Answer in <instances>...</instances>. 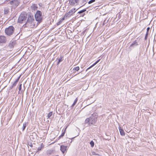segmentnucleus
<instances>
[{"mask_svg": "<svg viewBox=\"0 0 156 156\" xmlns=\"http://www.w3.org/2000/svg\"><path fill=\"white\" fill-rule=\"evenodd\" d=\"M86 4V3H85L83 5H82L80 7H82V6H83L84 5H85V4Z\"/></svg>", "mask_w": 156, "mask_h": 156, "instance_id": "e433bc0d", "label": "nucleus"}, {"mask_svg": "<svg viewBox=\"0 0 156 156\" xmlns=\"http://www.w3.org/2000/svg\"><path fill=\"white\" fill-rule=\"evenodd\" d=\"M100 60V59L98 60V61H97L95 63H94L93 65H92V66H90L88 68L87 70L86 71H87L89 69H90V68H92V67L94 66V65H95L96 64L98 63V62Z\"/></svg>", "mask_w": 156, "mask_h": 156, "instance_id": "4468645a", "label": "nucleus"}, {"mask_svg": "<svg viewBox=\"0 0 156 156\" xmlns=\"http://www.w3.org/2000/svg\"><path fill=\"white\" fill-rule=\"evenodd\" d=\"M90 118L87 119L85 121V123H88L90 125Z\"/></svg>", "mask_w": 156, "mask_h": 156, "instance_id": "6ab92c4d", "label": "nucleus"}, {"mask_svg": "<svg viewBox=\"0 0 156 156\" xmlns=\"http://www.w3.org/2000/svg\"><path fill=\"white\" fill-rule=\"evenodd\" d=\"M80 69L79 67V66H77L73 68V70H76V71H78Z\"/></svg>", "mask_w": 156, "mask_h": 156, "instance_id": "4be33fe9", "label": "nucleus"}, {"mask_svg": "<svg viewBox=\"0 0 156 156\" xmlns=\"http://www.w3.org/2000/svg\"><path fill=\"white\" fill-rule=\"evenodd\" d=\"M75 10V8H73V9H71L70 11H73V12H74V13L75 12V11L73 12V11H74Z\"/></svg>", "mask_w": 156, "mask_h": 156, "instance_id": "72a5a7b5", "label": "nucleus"}, {"mask_svg": "<svg viewBox=\"0 0 156 156\" xmlns=\"http://www.w3.org/2000/svg\"><path fill=\"white\" fill-rule=\"evenodd\" d=\"M9 3L12 5H14L16 6H17L19 4V3L17 0H13L10 1L9 2Z\"/></svg>", "mask_w": 156, "mask_h": 156, "instance_id": "1a4fd4ad", "label": "nucleus"}, {"mask_svg": "<svg viewBox=\"0 0 156 156\" xmlns=\"http://www.w3.org/2000/svg\"><path fill=\"white\" fill-rule=\"evenodd\" d=\"M69 3L70 5H74L75 4L77 5L79 3V0H69Z\"/></svg>", "mask_w": 156, "mask_h": 156, "instance_id": "423d86ee", "label": "nucleus"}, {"mask_svg": "<svg viewBox=\"0 0 156 156\" xmlns=\"http://www.w3.org/2000/svg\"><path fill=\"white\" fill-rule=\"evenodd\" d=\"M90 126L91 125H94L97 121V118L94 117H90Z\"/></svg>", "mask_w": 156, "mask_h": 156, "instance_id": "39448f33", "label": "nucleus"}, {"mask_svg": "<svg viewBox=\"0 0 156 156\" xmlns=\"http://www.w3.org/2000/svg\"><path fill=\"white\" fill-rule=\"evenodd\" d=\"M77 100H78V98H76L74 100L73 104H72V105L71 106V107L72 108L74 106V105H76V103Z\"/></svg>", "mask_w": 156, "mask_h": 156, "instance_id": "f3484780", "label": "nucleus"}, {"mask_svg": "<svg viewBox=\"0 0 156 156\" xmlns=\"http://www.w3.org/2000/svg\"><path fill=\"white\" fill-rule=\"evenodd\" d=\"M148 34H149L148 33H146V35H145V40H147V39Z\"/></svg>", "mask_w": 156, "mask_h": 156, "instance_id": "a878e982", "label": "nucleus"}, {"mask_svg": "<svg viewBox=\"0 0 156 156\" xmlns=\"http://www.w3.org/2000/svg\"><path fill=\"white\" fill-rule=\"evenodd\" d=\"M63 57L61 56L60 58L58 59V62L57 65H58L60 62L62 61L63 59H62Z\"/></svg>", "mask_w": 156, "mask_h": 156, "instance_id": "aec40b11", "label": "nucleus"}, {"mask_svg": "<svg viewBox=\"0 0 156 156\" xmlns=\"http://www.w3.org/2000/svg\"><path fill=\"white\" fill-rule=\"evenodd\" d=\"M74 12H73L72 11H69L65 15V17H67V18H69L72 15H73Z\"/></svg>", "mask_w": 156, "mask_h": 156, "instance_id": "9b49d317", "label": "nucleus"}, {"mask_svg": "<svg viewBox=\"0 0 156 156\" xmlns=\"http://www.w3.org/2000/svg\"><path fill=\"white\" fill-rule=\"evenodd\" d=\"M52 114V112H50L49 113H48L47 116L48 117L47 119H50V117L51 116Z\"/></svg>", "mask_w": 156, "mask_h": 156, "instance_id": "a211bd4d", "label": "nucleus"}, {"mask_svg": "<svg viewBox=\"0 0 156 156\" xmlns=\"http://www.w3.org/2000/svg\"><path fill=\"white\" fill-rule=\"evenodd\" d=\"M6 41L7 40L5 36H0V43H5Z\"/></svg>", "mask_w": 156, "mask_h": 156, "instance_id": "6e6552de", "label": "nucleus"}, {"mask_svg": "<svg viewBox=\"0 0 156 156\" xmlns=\"http://www.w3.org/2000/svg\"><path fill=\"white\" fill-rule=\"evenodd\" d=\"M17 83H15V82L12 84V87H13L14 86H16Z\"/></svg>", "mask_w": 156, "mask_h": 156, "instance_id": "c756f323", "label": "nucleus"}, {"mask_svg": "<svg viewBox=\"0 0 156 156\" xmlns=\"http://www.w3.org/2000/svg\"><path fill=\"white\" fill-rule=\"evenodd\" d=\"M20 76H21L20 75L18 78L15 81V82L16 83H17L18 82L19 80V79L20 77Z\"/></svg>", "mask_w": 156, "mask_h": 156, "instance_id": "cd10ccee", "label": "nucleus"}, {"mask_svg": "<svg viewBox=\"0 0 156 156\" xmlns=\"http://www.w3.org/2000/svg\"><path fill=\"white\" fill-rule=\"evenodd\" d=\"M41 148L42 147L41 146V147H39L37 149V151H41Z\"/></svg>", "mask_w": 156, "mask_h": 156, "instance_id": "2f4dec72", "label": "nucleus"}, {"mask_svg": "<svg viewBox=\"0 0 156 156\" xmlns=\"http://www.w3.org/2000/svg\"><path fill=\"white\" fill-rule=\"evenodd\" d=\"M119 129L120 134L122 136H124L125 135V133L123 129H122L120 127L119 128Z\"/></svg>", "mask_w": 156, "mask_h": 156, "instance_id": "ddd939ff", "label": "nucleus"}, {"mask_svg": "<svg viewBox=\"0 0 156 156\" xmlns=\"http://www.w3.org/2000/svg\"><path fill=\"white\" fill-rule=\"evenodd\" d=\"M62 21L60 20L57 23V25H59L62 23Z\"/></svg>", "mask_w": 156, "mask_h": 156, "instance_id": "c85d7f7f", "label": "nucleus"}, {"mask_svg": "<svg viewBox=\"0 0 156 156\" xmlns=\"http://www.w3.org/2000/svg\"><path fill=\"white\" fill-rule=\"evenodd\" d=\"M138 45L137 42L136 40L135 41L130 45V47H132L133 45L137 46Z\"/></svg>", "mask_w": 156, "mask_h": 156, "instance_id": "2eb2a0df", "label": "nucleus"}, {"mask_svg": "<svg viewBox=\"0 0 156 156\" xmlns=\"http://www.w3.org/2000/svg\"><path fill=\"white\" fill-rule=\"evenodd\" d=\"M14 30V28L12 26H11L5 29V32L7 35L10 36L13 33Z\"/></svg>", "mask_w": 156, "mask_h": 156, "instance_id": "7ed1b4c3", "label": "nucleus"}, {"mask_svg": "<svg viewBox=\"0 0 156 156\" xmlns=\"http://www.w3.org/2000/svg\"><path fill=\"white\" fill-rule=\"evenodd\" d=\"M65 133V131H64L63 133H62L61 135L58 137V138L59 139L61 138V137H63L64 136Z\"/></svg>", "mask_w": 156, "mask_h": 156, "instance_id": "393cba45", "label": "nucleus"}, {"mask_svg": "<svg viewBox=\"0 0 156 156\" xmlns=\"http://www.w3.org/2000/svg\"><path fill=\"white\" fill-rule=\"evenodd\" d=\"M67 18V17H65V16H64V17L61 20L62 21V22L65 19H66Z\"/></svg>", "mask_w": 156, "mask_h": 156, "instance_id": "473e14b6", "label": "nucleus"}, {"mask_svg": "<svg viewBox=\"0 0 156 156\" xmlns=\"http://www.w3.org/2000/svg\"><path fill=\"white\" fill-rule=\"evenodd\" d=\"M67 146H64V145H62L60 146V150L63 154H64L65 152L67 151Z\"/></svg>", "mask_w": 156, "mask_h": 156, "instance_id": "9d476101", "label": "nucleus"}, {"mask_svg": "<svg viewBox=\"0 0 156 156\" xmlns=\"http://www.w3.org/2000/svg\"><path fill=\"white\" fill-rule=\"evenodd\" d=\"M34 20L33 16H28V19L27 20V23H32L34 21Z\"/></svg>", "mask_w": 156, "mask_h": 156, "instance_id": "0eeeda50", "label": "nucleus"}, {"mask_svg": "<svg viewBox=\"0 0 156 156\" xmlns=\"http://www.w3.org/2000/svg\"><path fill=\"white\" fill-rule=\"evenodd\" d=\"M88 0H83L82 2L83 3L87 2Z\"/></svg>", "mask_w": 156, "mask_h": 156, "instance_id": "c9c22d12", "label": "nucleus"}, {"mask_svg": "<svg viewBox=\"0 0 156 156\" xmlns=\"http://www.w3.org/2000/svg\"><path fill=\"white\" fill-rule=\"evenodd\" d=\"M31 9L32 10H36L37 9V5L36 4H34L31 6Z\"/></svg>", "mask_w": 156, "mask_h": 156, "instance_id": "f8f14e48", "label": "nucleus"}, {"mask_svg": "<svg viewBox=\"0 0 156 156\" xmlns=\"http://www.w3.org/2000/svg\"><path fill=\"white\" fill-rule=\"evenodd\" d=\"M149 30H150V28L149 27H148L147 28V32L146 33H148Z\"/></svg>", "mask_w": 156, "mask_h": 156, "instance_id": "f704fd0d", "label": "nucleus"}, {"mask_svg": "<svg viewBox=\"0 0 156 156\" xmlns=\"http://www.w3.org/2000/svg\"><path fill=\"white\" fill-rule=\"evenodd\" d=\"M86 11V9H83L80 11H79L78 13L79 14H81L82 13L85 12Z\"/></svg>", "mask_w": 156, "mask_h": 156, "instance_id": "412c9836", "label": "nucleus"}, {"mask_svg": "<svg viewBox=\"0 0 156 156\" xmlns=\"http://www.w3.org/2000/svg\"><path fill=\"white\" fill-rule=\"evenodd\" d=\"M90 144L91 147H93L94 145V143L92 140L90 142Z\"/></svg>", "mask_w": 156, "mask_h": 156, "instance_id": "b1692460", "label": "nucleus"}, {"mask_svg": "<svg viewBox=\"0 0 156 156\" xmlns=\"http://www.w3.org/2000/svg\"><path fill=\"white\" fill-rule=\"evenodd\" d=\"M9 12V9L8 8H5L4 9V12L5 14H7Z\"/></svg>", "mask_w": 156, "mask_h": 156, "instance_id": "dca6fc26", "label": "nucleus"}, {"mask_svg": "<svg viewBox=\"0 0 156 156\" xmlns=\"http://www.w3.org/2000/svg\"><path fill=\"white\" fill-rule=\"evenodd\" d=\"M27 18L26 14H21L19 17L18 21L19 23H22L23 22L25 21Z\"/></svg>", "mask_w": 156, "mask_h": 156, "instance_id": "20e7f679", "label": "nucleus"}, {"mask_svg": "<svg viewBox=\"0 0 156 156\" xmlns=\"http://www.w3.org/2000/svg\"><path fill=\"white\" fill-rule=\"evenodd\" d=\"M35 19L36 21L38 22V23H41L42 20V13L40 11L37 10L35 15Z\"/></svg>", "mask_w": 156, "mask_h": 156, "instance_id": "f257e3e1", "label": "nucleus"}, {"mask_svg": "<svg viewBox=\"0 0 156 156\" xmlns=\"http://www.w3.org/2000/svg\"><path fill=\"white\" fill-rule=\"evenodd\" d=\"M13 87H12V86H11V87H10V88L12 89V88Z\"/></svg>", "mask_w": 156, "mask_h": 156, "instance_id": "4c0bfd02", "label": "nucleus"}, {"mask_svg": "<svg viewBox=\"0 0 156 156\" xmlns=\"http://www.w3.org/2000/svg\"><path fill=\"white\" fill-rule=\"evenodd\" d=\"M95 0H91L88 2V3L89 4H90L93 2H95Z\"/></svg>", "mask_w": 156, "mask_h": 156, "instance_id": "bb28decb", "label": "nucleus"}, {"mask_svg": "<svg viewBox=\"0 0 156 156\" xmlns=\"http://www.w3.org/2000/svg\"><path fill=\"white\" fill-rule=\"evenodd\" d=\"M16 44V41L12 40L10 41L8 45H6L5 48L7 51H12L14 48V45Z\"/></svg>", "mask_w": 156, "mask_h": 156, "instance_id": "f03ea898", "label": "nucleus"}, {"mask_svg": "<svg viewBox=\"0 0 156 156\" xmlns=\"http://www.w3.org/2000/svg\"><path fill=\"white\" fill-rule=\"evenodd\" d=\"M21 86H22V84H21L20 85L19 87V90H20L21 89Z\"/></svg>", "mask_w": 156, "mask_h": 156, "instance_id": "7c9ffc66", "label": "nucleus"}, {"mask_svg": "<svg viewBox=\"0 0 156 156\" xmlns=\"http://www.w3.org/2000/svg\"><path fill=\"white\" fill-rule=\"evenodd\" d=\"M26 126V122L24 123L23 127V131Z\"/></svg>", "mask_w": 156, "mask_h": 156, "instance_id": "5701e85b", "label": "nucleus"}]
</instances>
